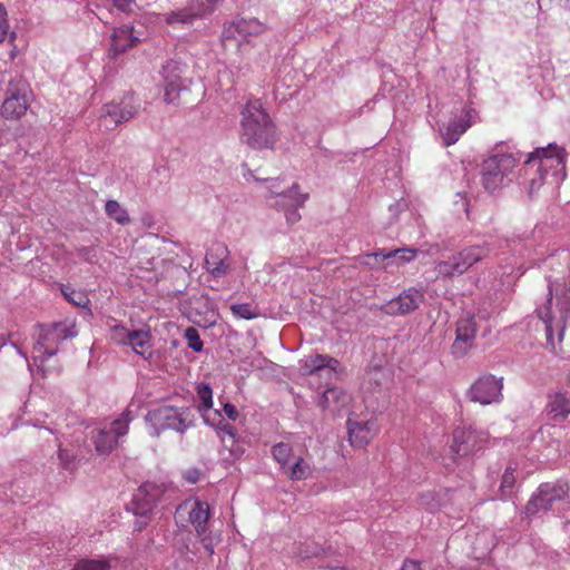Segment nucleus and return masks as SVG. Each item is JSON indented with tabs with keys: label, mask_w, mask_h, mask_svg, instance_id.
Instances as JSON below:
<instances>
[{
	"label": "nucleus",
	"mask_w": 570,
	"mask_h": 570,
	"mask_svg": "<svg viewBox=\"0 0 570 570\" xmlns=\"http://www.w3.org/2000/svg\"><path fill=\"white\" fill-rule=\"evenodd\" d=\"M405 208L404 202H396L395 204L390 206V212H392L394 215L399 214Z\"/></svg>",
	"instance_id": "nucleus-52"
},
{
	"label": "nucleus",
	"mask_w": 570,
	"mask_h": 570,
	"mask_svg": "<svg viewBox=\"0 0 570 570\" xmlns=\"http://www.w3.org/2000/svg\"><path fill=\"white\" fill-rule=\"evenodd\" d=\"M396 252H389L385 249H380L373 253H367L365 255L358 256L357 262L361 265H364L371 269H387L390 266V259L395 256Z\"/></svg>",
	"instance_id": "nucleus-27"
},
{
	"label": "nucleus",
	"mask_w": 570,
	"mask_h": 570,
	"mask_svg": "<svg viewBox=\"0 0 570 570\" xmlns=\"http://www.w3.org/2000/svg\"><path fill=\"white\" fill-rule=\"evenodd\" d=\"M60 291L63 295V297L78 307H87L89 304L88 296L82 292L72 288L69 285H61Z\"/></svg>",
	"instance_id": "nucleus-33"
},
{
	"label": "nucleus",
	"mask_w": 570,
	"mask_h": 570,
	"mask_svg": "<svg viewBox=\"0 0 570 570\" xmlns=\"http://www.w3.org/2000/svg\"><path fill=\"white\" fill-rule=\"evenodd\" d=\"M138 108L132 95L124 97L120 101L105 104L99 116V127L106 131L115 130L119 125L132 119Z\"/></svg>",
	"instance_id": "nucleus-10"
},
{
	"label": "nucleus",
	"mask_w": 570,
	"mask_h": 570,
	"mask_svg": "<svg viewBox=\"0 0 570 570\" xmlns=\"http://www.w3.org/2000/svg\"><path fill=\"white\" fill-rule=\"evenodd\" d=\"M311 474L312 468L303 458H297L287 471L288 478L294 481L305 480Z\"/></svg>",
	"instance_id": "nucleus-32"
},
{
	"label": "nucleus",
	"mask_w": 570,
	"mask_h": 570,
	"mask_svg": "<svg viewBox=\"0 0 570 570\" xmlns=\"http://www.w3.org/2000/svg\"><path fill=\"white\" fill-rule=\"evenodd\" d=\"M185 338L187 340L188 347L194 352H200L203 350V341L195 327H188L185 331Z\"/></svg>",
	"instance_id": "nucleus-41"
},
{
	"label": "nucleus",
	"mask_w": 570,
	"mask_h": 570,
	"mask_svg": "<svg viewBox=\"0 0 570 570\" xmlns=\"http://www.w3.org/2000/svg\"><path fill=\"white\" fill-rule=\"evenodd\" d=\"M178 518L187 517L188 522L194 527L197 535L206 533L210 518V507L206 501L198 498L185 500L176 510Z\"/></svg>",
	"instance_id": "nucleus-16"
},
{
	"label": "nucleus",
	"mask_w": 570,
	"mask_h": 570,
	"mask_svg": "<svg viewBox=\"0 0 570 570\" xmlns=\"http://www.w3.org/2000/svg\"><path fill=\"white\" fill-rule=\"evenodd\" d=\"M6 345V337L0 335V350Z\"/></svg>",
	"instance_id": "nucleus-54"
},
{
	"label": "nucleus",
	"mask_w": 570,
	"mask_h": 570,
	"mask_svg": "<svg viewBox=\"0 0 570 570\" xmlns=\"http://www.w3.org/2000/svg\"><path fill=\"white\" fill-rule=\"evenodd\" d=\"M240 140L253 149H273L276 127L259 99H250L240 111Z\"/></svg>",
	"instance_id": "nucleus-2"
},
{
	"label": "nucleus",
	"mask_w": 570,
	"mask_h": 570,
	"mask_svg": "<svg viewBox=\"0 0 570 570\" xmlns=\"http://www.w3.org/2000/svg\"><path fill=\"white\" fill-rule=\"evenodd\" d=\"M548 288H549V295H550V297L548 298L549 305L544 306L542 308H538L537 313H538L539 318L542 321V323L544 325L547 344L551 347V350H554L556 348L554 332H557L558 341L561 342L562 337H563V327L560 326L559 323H557L554 325L553 318L551 316V309H550L551 299H552L551 298V295H552V284L551 283H549Z\"/></svg>",
	"instance_id": "nucleus-24"
},
{
	"label": "nucleus",
	"mask_w": 570,
	"mask_h": 570,
	"mask_svg": "<svg viewBox=\"0 0 570 570\" xmlns=\"http://www.w3.org/2000/svg\"><path fill=\"white\" fill-rule=\"evenodd\" d=\"M197 397L199 400L198 412L204 423L215 425L216 421H220L222 414L218 410H213V390L209 384H199L197 386Z\"/></svg>",
	"instance_id": "nucleus-22"
},
{
	"label": "nucleus",
	"mask_w": 570,
	"mask_h": 570,
	"mask_svg": "<svg viewBox=\"0 0 570 570\" xmlns=\"http://www.w3.org/2000/svg\"><path fill=\"white\" fill-rule=\"evenodd\" d=\"M230 311L236 318L254 320L259 316L258 309L249 303H235L230 305Z\"/></svg>",
	"instance_id": "nucleus-34"
},
{
	"label": "nucleus",
	"mask_w": 570,
	"mask_h": 570,
	"mask_svg": "<svg viewBox=\"0 0 570 570\" xmlns=\"http://www.w3.org/2000/svg\"><path fill=\"white\" fill-rule=\"evenodd\" d=\"M301 364L303 372L308 375L317 374L325 368L335 373L340 366L338 360L323 354L308 355L301 361Z\"/></svg>",
	"instance_id": "nucleus-26"
},
{
	"label": "nucleus",
	"mask_w": 570,
	"mask_h": 570,
	"mask_svg": "<svg viewBox=\"0 0 570 570\" xmlns=\"http://www.w3.org/2000/svg\"><path fill=\"white\" fill-rule=\"evenodd\" d=\"M514 484H515V476H514L513 470L508 468V469H505V471L502 475L501 485H500V490H499V499L503 500V501L510 499L512 495Z\"/></svg>",
	"instance_id": "nucleus-35"
},
{
	"label": "nucleus",
	"mask_w": 570,
	"mask_h": 570,
	"mask_svg": "<svg viewBox=\"0 0 570 570\" xmlns=\"http://www.w3.org/2000/svg\"><path fill=\"white\" fill-rule=\"evenodd\" d=\"M150 341L151 335L148 330H137L130 332L127 345H129L136 354L146 357V353H149L151 348Z\"/></svg>",
	"instance_id": "nucleus-29"
},
{
	"label": "nucleus",
	"mask_w": 570,
	"mask_h": 570,
	"mask_svg": "<svg viewBox=\"0 0 570 570\" xmlns=\"http://www.w3.org/2000/svg\"><path fill=\"white\" fill-rule=\"evenodd\" d=\"M243 168L245 169L243 173V177L247 181L258 183L262 187V195L265 197L267 204L271 206V202H277L281 197L282 193L286 190L282 186L281 178H259L255 176L254 171L247 168L246 164H243Z\"/></svg>",
	"instance_id": "nucleus-21"
},
{
	"label": "nucleus",
	"mask_w": 570,
	"mask_h": 570,
	"mask_svg": "<svg viewBox=\"0 0 570 570\" xmlns=\"http://www.w3.org/2000/svg\"><path fill=\"white\" fill-rule=\"evenodd\" d=\"M448 111L450 117L440 125V132L445 146H451L471 127L476 112L462 100H454Z\"/></svg>",
	"instance_id": "nucleus-6"
},
{
	"label": "nucleus",
	"mask_w": 570,
	"mask_h": 570,
	"mask_svg": "<svg viewBox=\"0 0 570 570\" xmlns=\"http://www.w3.org/2000/svg\"><path fill=\"white\" fill-rule=\"evenodd\" d=\"M401 570H422L416 561H405Z\"/></svg>",
	"instance_id": "nucleus-51"
},
{
	"label": "nucleus",
	"mask_w": 570,
	"mask_h": 570,
	"mask_svg": "<svg viewBox=\"0 0 570 570\" xmlns=\"http://www.w3.org/2000/svg\"><path fill=\"white\" fill-rule=\"evenodd\" d=\"M48 432L50 433H56V429L55 428H45Z\"/></svg>",
	"instance_id": "nucleus-56"
},
{
	"label": "nucleus",
	"mask_w": 570,
	"mask_h": 570,
	"mask_svg": "<svg viewBox=\"0 0 570 570\" xmlns=\"http://www.w3.org/2000/svg\"><path fill=\"white\" fill-rule=\"evenodd\" d=\"M308 199L307 193H301L299 185L293 184L286 188L277 202H271V207L283 212L286 222L289 225L296 224L301 219L298 209L302 208Z\"/></svg>",
	"instance_id": "nucleus-15"
},
{
	"label": "nucleus",
	"mask_w": 570,
	"mask_h": 570,
	"mask_svg": "<svg viewBox=\"0 0 570 570\" xmlns=\"http://www.w3.org/2000/svg\"><path fill=\"white\" fill-rule=\"evenodd\" d=\"M106 215L118 223L119 225H127L130 223V217L125 207H122L117 200L110 199L105 205Z\"/></svg>",
	"instance_id": "nucleus-31"
},
{
	"label": "nucleus",
	"mask_w": 570,
	"mask_h": 570,
	"mask_svg": "<svg viewBox=\"0 0 570 570\" xmlns=\"http://www.w3.org/2000/svg\"><path fill=\"white\" fill-rule=\"evenodd\" d=\"M214 426L217 428L220 433L228 435L230 439H235V430L233 425L224 422L223 417L220 419V421H216V424Z\"/></svg>",
	"instance_id": "nucleus-44"
},
{
	"label": "nucleus",
	"mask_w": 570,
	"mask_h": 570,
	"mask_svg": "<svg viewBox=\"0 0 570 570\" xmlns=\"http://www.w3.org/2000/svg\"><path fill=\"white\" fill-rule=\"evenodd\" d=\"M142 33L137 31L132 24H122L114 28L110 36L108 57L117 59L127 50L136 47L141 41Z\"/></svg>",
	"instance_id": "nucleus-18"
},
{
	"label": "nucleus",
	"mask_w": 570,
	"mask_h": 570,
	"mask_svg": "<svg viewBox=\"0 0 570 570\" xmlns=\"http://www.w3.org/2000/svg\"><path fill=\"white\" fill-rule=\"evenodd\" d=\"M322 570H346V569L342 568V567H336V568H325V569H322Z\"/></svg>",
	"instance_id": "nucleus-55"
},
{
	"label": "nucleus",
	"mask_w": 570,
	"mask_h": 570,
	"mask_svg": "<svg viewBox=\"0 0 570 570\" xmlns=\"http://www.w3.org/2000/svg\"><path fill=\"white\" fill-rule=\"evenodd\" d=\"M112 2L122 12L130 11L134 4V0H112Z\"/></svg>",
	"instance_id": "nucleus-48"
},
{
	"label": "nucleus",
	"mask_w": 570,
	"mask_h": 570,
	"mask_svg": "<svg viewBox=\"0 0 570 570\" xmlns=\"http://www.w3.org/2000/svg\"><path fill=\"white\" fill-rule=\"evenodd\" d=\"M33 426L43 428V426L39 423V421L35 422V423H33Z\"/></svg>",
	"instance_id": "nucleus-57"
},
{
	"label": "nucleus",
	"mask_w": 570,
	"mask_h": 570,
	"mask_svg": "<svg viewBox=\"0 0 570 570\" xmlns=\"http://www.w3.org/2000/svg\"><path fill=\"white\" fill-rule=\"evenodd\" d=\"M132 420V412L126 410L111 422L110 426L92 430L91 441L95 444L96 452L101 455L109 454L116 448L119 439L128 433L129 424Z\"/></svg>",
	"instance_id": "nucleus-8"
},
{
	"label": "nucleus",
	"mask_w": 570,
	"mask_h": 570,
	"mask_svg": "<svg viewBox=\"0 0 570 570\" xmlns=\"http://www.w3.org/2000/svg\"><path fill=\"white\" fill-rule=\"evenodd\" d=\"M8 36H10L11 41L16 38V32L9 33V22H8V13L2 3H0V43L3 42Z\"/></svg>",
	"instance_id": "nucleus-40"
},
{
	"label": "nucleus",
	"mask_w": 570,
	"mask_h": 570,
	"mask_svg": "<svg viewBox=\"0 0 570 570\" xmlns=\"http://www.w3.org/2000/svg\"><path fill=\"white\" fill-rule=\"evenodd\" d=\"M200 476V472L198 470H189L186 472L185 478L189 483L198 482Z\"/></svg>",
	"instance_id": "nucleus-49"
},
{
	"label": "nucleus",
	"mask_w": 570,
	"mask_h": 570,
	"mask_svg": "<svg viewBox=\"0 0 570 570\" xmlns=\"http://www.w3.org/2000/svg\"><path fill=\"white\" fill-rule=\"evenodd\" d=\"M265 29V26L255 18H238L224 27L223 37L227 39H245L248 36H258Z\"/></svg>",
	"instance_id": "nucleus-20"
},
{
	"label": "nucleus",
	"mask_w": 570,
	"mask_h": 570,
	"mask_svg": "<svg viewBox=\"0 0 570 570\" xmlns=\"http://www.w3.org/2000/svg\"><path fill=\"white\" fill-rule=\"evenodd\" d=\"M210 531L209 529L206 531V533L202 534V535H198V538L200 539L202 543H203V547L204 549L208 552V554H214L215 552V549H214V543H213V540H212V535H210Z\"/></svg>",
	"instance_id": "nucleus-45"
},
{
	"label": "nucleus",
	"mask_w": 570,
	"mask_h": 570,
	"mask_svg": "<svg viewBox=\"0 0 570 570\" xmlns=\"http://www.w3.org/2000/svg\"><path fill=\"white\" fill-rule=\"evenodd\" d=\"M187 65L177 59L168 60L161 68L164 79V100L167 104H175L179 92L187 89L188 80L184 76Z\"/></svg>",
	"instance_id": "nucleus-12"
},
{
	"label": "nucleus",
	"mask_w": 570,
	"mask_h": 570,
	"mask_svg": "<svg viewBox=\"0 0 570 570\" xmlns=\"http://www.w3.org/2000/svg\"><path fill=\"white\" fill-rule=\"evenodd\" d=\"M567 482L543 483L525 505V513L533 515L539 512H547L554 508L556 503L563 501L569 492Z\"/></svg>",
	"instance_id": "nucleus-11"
},
{
	"label": "nucleus",
	"mask_w": 570,
	"mask_h": 570,
	"mask_svg": "<svg viewBox=\"0 0 570 570\" xmlns=\"http://www.w3.org/2000/svg\"><path fill=\"white\" fill-rule=\"evenodd\" d=\"M347 424L348 440L351 445L354 448L365 446L376 433L375 423L371 421L352 422L348 420Z\"/></svg>",
	"instance_id": "nucleus-25"
},
{
	"label": "nucleus",
	"mask_w": 570,
	"mask_h": 570,
	"mask_svg": "<svg viewBox=\"0 0 570 570\" xmlns=\"http://www.w3.org/2000/svg\"><path fill=\"white\" fill-rule=\"evenodd\" d=\"M322 548L315 543H304L298 547L297 556L302 559H308L313 557H318L321 554Z\"/></svg>",
	"instance_id": "nucleus-42"
},
{
	"label": "nucleus",
	"mask_w": 570,
	"mask_h": 570,
	"mask_svg": "<svg viewBox=\"0 0 570 570\" xmlns=\"http://www.w3.org/2000/svg\"><path fill=\"white\" fill-rule=\"evenodd\" d=\"M548 413L554 420H563L570 414V399L562 392L549 396Z\"/></svg>",
	"instance_id": "nucleus-28"
},
{
	"label": "nucleus",
	"mask_w": 570,
	"mask_h": 570,
	"mask_svg": "<svg viewBox=\"0 0 570 570\" xmlns=\"http://www.w3.org/2000/svg\"><path fill=\"white\" fill-rule=\"evenodd\" d=\"M272 454L282 468H285L292 454V446L287 443L279 442L272 448Z\"/></svg>",
	"instance_id": "nucleus-38"
},
{
	"label": "nucleus",
	"mask_w": 570,
	"mask_h": 570,
	"mask_svg": "<svg viewBox=\"0 0 570 570\" xmlns=\"http://www.w3.org/2000/svg\"><path fill=\"white\" fill-rule=\"evenodd\" d=\"M58 458L60 461V465L63 470L73 472L79 466L80 461L77 458V455L72 451H69L68 449H63L60 445H59V450H58Z\"/></svg>",
	"instance_id": "nucleus-36"
},
{
	"label": "nucleus",
	"mask_w": 570,
	"mask_h": 570,
	"mask_svg": "<svg viewBox=\"0 0 570 570\" xmlns=\"http://www.w3.org/2000/svg\"><path fill=\"white\" fill-rule=\"evenodd\" d=\"M523 154L520 151H503V145L497 146L494 153L482 164L481 181L488 191H495L515 179L520 184H529V193L538 190L543 183L551 178L552 184H559L566 178V160L563 149L554 144L537 148L529 153L519 171Z\"/></svg>",
	"instance_id": "nucleus-1"
},
{
	"label": "nucleus",
	"mask_w": 570,
	"mask_h": 570,
	"mask_svg": "<svg viewBox=\"0 0 570 570\" xmlns=\"http://www.w3.org/2000/svg\"><path fill=\"white\" fill-rule=\"evenodd\" d=\"M78 256L86 262L92 263L96 256L95 249L92 247H81L78 249Z\"/></svg>",
	"instance_id": "nucleus-46"
},
{
	"label": "nucleus",
	"mask_w": 570,
	"mask_h": 570,
	"mask_svg": "<svg viewBox=\"0 0 570 570\" xmlns=\"http://www.w3.org/2000/svg\"><path fill=\"white\" fill-rule=\"evenodd\" d=\"M488 442L484 431L472 426H459L453 432L452 452L458 456H466L480 451Z\"/></svg>",
	"instance_id": "nucleus-14"
},
{
	"label": "nucleus",
	"mask_w": 570,
	"mask_h": 570,
	"mask_svg": "<svg viewBox=\"0 0 570 570\" xmlns=\"http://www.w3.org/2000/svg\"><path fill=\"white\" fill-rule=\"evenodd\" d=\"M227 257L228 250L223 244H217L206 255L205 265L213 277L219 278L227 274L229 269V264L226 262Z\"/></svg>",
	"instance_id": "nucleus-23"
},
{
	"label": "nucleus",
	"mask_w": 570,
	"mask_h": 570,
	"mask_svg": "<svg viewBox=\"0 0 570 570\" xmlns=\"http://www.w3.org/2000/svg\"><path fill=\"white\" fill-rule=\"evenodd\" d=\"M145 419L153 436L160 435L165 430L184 434L195 425V415L188 406L163 405L150 410Z\"/></svg>",
	"instance_id": "nucleus-4"
},
{
	"label": "nucleus",
	"mask_w": 570,
	"mask_h": 570,
	"mask_svg": "<svg viewBox=\"0 0 570 570\" xmlns=\"http://www.w3.org/2000/svg\"><path fill=\"white\" fill-rule=\"evenodd\" d=\"M350 402V395L338 387L327 389L318 400V404L326 409L335 404V410L344 407Z\"/></svg>",
	"instance_id": "nucleus-30"
},
{
	"label": "nucleus",
	"mask_w": 570,
	"mask_h": 570,
	"mask_svg": "<svg viewBox=\"0 0 570 570\" xmlns=\"http://www.w3.org/2000/svg\"><path fill=\"white\" fill-rule=\"evenodd\" d=\"M12 346L17 350L19 355H21L26 361L28 360L26 353L22 352L14 343L12 344Z\"/></svg>",
	"instance_id": "nucleus-53"
},
{
	"label": "nucleus",
	"mask_w": 570,
	"mask_h": 570,
	"mask_svg": "<svg viewBox=\"0 0 570 570\" xmlns=\"http://www.w3.org/2000/svg\"><path fill=\"white\" fill-rule=\"evenodd\" d=\"M456 337L451 346V352L455 357L464 356L473 346L476 334V323L474 315L466 313L461 316L456 324Z\"/></svg>",
	"instance_id": "nucleus-19"
},
{
	"label": "nucleus",
	"mask_w": 570,
	"mask_h": 570,
	"mask_svg": "<svg viewBox=\"0 0 570 570\" xmlns=\"http://www.w3.org/2000/svg\"><path fill=\"white\" fill-rule=\"evenodd\" d=\"M223 410L229 420L236 421L238 419V411L232 403H225Z\"/></svg>",
	"instance_id": "nucleus-47"
},
{
	"label": "nucleus",
	"mask_w": 570,
	"mask_h": 570,
	"mask_svg": "<svg viewBox=\"0 0 570 570\" xmlns=\"http://www.w3.org/2000/svg\"><path fill=\"white\" fill-rule=\"evenodd\" d=\"M130 332L127 327L122 325H115L111 328V338L119 345H127L128 337Z\"/></svg>",
	"instance_id": "nucleus-43"
},
{
	"label": "nucleus",
	"mask_w": 570,
	"mask_h": 570,
	"mask_svg": "<svg viewBox=\"0 0 570 570\" xmlns=\"http://www.w3.org/2000/svg\"><path fill=\"white\" fill-rule=\"evenodd\" d=\"M154 489V485L153 484H149V483H146L144 484L142 487H140V492H145L146 494L149 495V499L147 500V503H153L157 500L156 495H151L150 494V490Z\"/></svg>",
	"instance_id": "nucleus-50"
},
{
	"label": "nucleus",
	"mask_w": 570,
	"mask_h": 570,
	"mask_svg": "<svg viewBox=\"0 0 570 570\" xmlns=\"http://www.w3.org/2000/svg\"><path fill=\"white\" fill-rule=\"evenodd\" d=\"M223 0H188L186 6L166 12L163 20L173 28H186L209 16Z\"/></svg>",
	"instance_id": "nucleus-7"
},
{
	"label": "nucleus",
	"mask_w": 570,
	"mask_h": 570,
	"mask_svg": "<svg viewBox=\"0 0 570 570\" xmlns=\"http://www.w3.org/2000/svg\"><path fill=\"white\" fill-rule=\"evenodd\" d=\"M503 377L492 374L481 375L469 389L468 397L471 402L489 405L500 403L503 399Z\"/></svg>",
	"instance_id": "nucleus-13"
},
{
	"label": "nucleus",
	"mask_w": 570,
	"mask_h": 570,
	"mask_svg": "<svg viewBox=\"0 0 570 570\" xmlns=\"http://www.w3.org/2000/svg\"><path fill=\"white\" fill-rule=\"evenodd\" d=\"M392 252H396V253H395V256L389 261L390 265L393 264L394 262H397L401 264L410 263V262L414 261V258L416 257V255L419 253L417 249L411 248V247L397 248V249H393Z\"/></svg>",
	"instance_id": "nucleus-39"
},
{
	"label": "nucleus",
	"mask_w": 570,
	"mask_h": 570,
	"mask_svg": "<svg viewBox=\"0 0 570 570\" xmlns=\"http://www.w3.org/2000/svg\"><path fill=\"white\" fill-rule=\"evenodd\" d=\"M77 335L76 324L70 320L37 326L33 363L43 375L50 372V368L46 366V362L58 354L59 345Z\"/></svg>",
	"instance_id": "nucleus-3"
},
{
	"label": "nucleus",
	"mask_w": 570,
	"mask_h": 570,
	"mask_svg": "<svg viewBox=\"0 0 570 570\" xmlns=\"http://www.w3.org/2000/svg\"><path fill=\"white\" fill-rule=\"evenodd\" d=\"M31 90L22 77H16L8 83L1 115L6 119H19L28 110Z\"/></svg>",
	"instance_id": "nucleus-9"
},
{
	"label": "nucleus",
	"mask_w": 570,
	"mask_h": 570,
	"mask_svg": "<svg viewBox=\"0 0 570 570\" xmlns=\"http://www.w3.org/2000/svg\"><path fill=\"white\" fill-rule=\"evenodd\" d=\"M488 255L489 247L485 245L468 246L454 253L448 259L436 262L434 271L436 276L442 278L460 276Z\"/></svg>",
	"instance_id": "nucleus-5"
},
{
	"label": "nucleus",
	"mask_w": 570,
	"mask_h": 570,
	"mask_svg": "<svg viewBox=\"0 0 570 570\" xmlns=\"http://www.w3.org/2000/svg\"><path fill=\"white\" fill-rule=\"evenodd\" d=\"M424 301L423 289L409 287L390 299L383 309L391 316H403L416 311Z\"/></svg>",
	"instance_id": "nucleus-17"
},
{
	"label": "nucleus",
	"mask_w": 570,
	"mask_h": 570,
	"mask_svg": "<svg viewBox=\"0 0 570 570\" xmlns=\"http://www.w3.org/2000/svg\"><path fill=\"white\" fill-rule=\"evenodd\" d=\"M110 563L107 559L95 560L83 559L78 561L72 570H109Z\"/></svg>",
	"instance_id": "nucleus-37"
}]
</instances>
